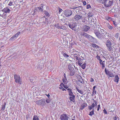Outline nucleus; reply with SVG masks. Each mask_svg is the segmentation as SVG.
<instances>
[{
    "instance_id": "f257e3e1",
    "label": "nucleus",
    "mask_w": 120,
    "mask_h": 120,
    "mask_svg": "<svg viewBox=\"0 0 120 120\" xmlns=\"http://www.w3.org/2000/svg\"><path fill=\"white\" fill-rule=\"evenodd\" d=\"M101 26H99L98 30H95L94 32L96 36L99 39L101 38L103 35L107 34V32L103 29H101Z\"/></svg>"
},
{
    "instance_id": "f03ea898",
    "label": "nucleus",
    "mask_w": 120,
    "mask_h": 120,
    "mask_svg": "<svg viewBox=\"0 0 120 120\" xmlns=\"http://www.w3.org/2000/svg\"><path fill=\"white\" fill-rule=\"evenodd\" d=\"M105 43L107 50L109 51H112L113 48L112 47V43L111 41L109 40H108L106 41Z\"/></svg>"
},
{
    "instance_id": "7ed1b4c3",
    "label": "nucleus",
    "mask_w": 120,
    "mask_h": 120,
    "mask_svg": "<svg viewBox=\"0 0 120 120\" xmlns=\"http://www.w3.org/2000/svg\"><path fill=\"white\" fill-rule=\"evenodd\" d=\"M104 4V5L105 7H109L112 5L113 4V0H105Z\"/></svg>"
},
{
    "instance_id": "20e7f679",
    "label": "nucleus",
    "mask_w": 120,
    "mask_h": 120,
    "mask_svg": "<svg viewBox=\"0 0 120 120\" xmlns=\"http://www.w3.org/2000/svg\"><path fill=\"white\" fill-rule=\"evenodd\" d=\"M14 78L15 80V82L19 84H21V79H20V76L19 75L15 74Z\"/></svg>"
},
{
    "instance_id": "39448f33",
    "label": "nucleus",
    "mask_w": 120,
    "mask_h": 120,
    "mask_svg": "<svg viewBox=\"0 0 120 120\" xmlns=\"http://www.w3.org/2000/svg\"><path fill=\"white\" fill-rule=\"evenodd\" d=\"M36 104L38 105L43 106L45 105V100L44 99L39 100L36 101Z\"/></svg>"
},
{
    "instance_id": "423d86ee",
    "label": "nucleus",
    "mask_w": 120,
    "mask_h": 120,
    "mask_svg": "<svg viewBox=\"0 0 120 120\" xmlns=\"http://www.w3.org/2000/svg\"><path fill=\"white\" fill-rule=\"evenodd\" d=\"M94 100V103H93L92 104L90 105H89L88 107V109L90 110L92 109V110H94V109L95 107V105L96 106L97 105V101L94 100V99H93Z\"/></svg>"
},
{
    "instance_id": "0eeeda50",
    "label": "nucleus",
    "mask_w": 120,
    "mask_h": 120,
    "mask_svg": "<svg viewBox=\"0 0 120 120\" xmlns=\"http://www.w3.org/2000/svg\"><path fill=\"white\" fill-rule=\"evenodd\" d=\"M72 11L70 10H66L64 11V14L66 17H68L70 16L72 14Z\"/></svg>"
},
{
    "instance_id": "6e6552de",
    "label": "nucleus",
    "mask_w": 120,
    "mask_h": 120,
    "mask_svg": "<svg viewBox=\"0 0 120 120\" xmlns=\"http://www.w3.org/2000/svg\"><path fill=\"white\" fill-rule=\"evenodd\" d=\"M69 117L68 115L65 114H63L61 115L60 119L61 120H68Z\"/></svg>"
},
{
    "instance_id": "1a4fd4ad",
    "label": "nucleus",
    "mask_w": 120,
    "mask_h": 120,
    "mask_svg": "<svg viewBox=\"0 0 120 120\" xmlns=\"http://www.w3.org/2000/svg\"><path fill=\"white\" fill-rule=\"evenodd\" d=\"M105 74L108 76H109V77H114V75L110 71H107L106 69H105Z\"/></svg>"
},
{
    "instance_id": "9d476101",
    "label": "nucleus",
    "mask_w": 120,
    "mask_h": 120,
    "mask_svg": "<svg viewBox=\"0 0 120 120\" xmlns=\"http://www.w3.org/2000/svg\"><path fill=\"white\" fill-rule=\"evenodd\" d=\"M80 34L81 36H83L87 38H89L91 36L84 32H81Z\"/></svg>"
},
{
    "instance_id": "9b49d317",
    "label": "nucleus",
    "mask_w": 120,
    "mask_h": 120,
    "mask_svg": "<svg viewBox=\"0 0 120 120\" xmlns=\"http://www.w3.org/2000/svg\"><path fill=\"white\" fill-rule=\"evenodd\" d=\"M2 11L3 12H4V13H10V10L8 7H7L3 9Z\"/></svg>"
},
{
    "instance_id": "f8f14e48",
    "label": "nucleus",
    "mask_w": 120,
    "mask_h": 120,
    "mask_svg": "<svg viewBox=\"0 0 120 120\" xmlns=\"http://www.w3.org/2000/svg\"><path fill=\"white\" fill-rule=\"evenodd\" d=\"M90 27L86 25L83 26L82 28V30L83 31L86 32L88 30L90 29Z\"/></svg>"
},
{
    "instance_id": "ddd939ff",
    "label": "nucleus",
    "mask_w": 120,
    "mask_h": 120,
    "mask_svg": "<svg viewBox=\"0 0 120 120\" xmlns=\"http://www.w3.org/2000/svg\"><path fill=\"white\" fill-rule=\"evenodd\" d=\"M62 80L64 84H67V83L68 82V80L67 79L66 75L65 73L64 74V76L62 79Z\"/></svg>"
},
{
    "instance_id": "4468645a",
    "label": "nucleus",
    "mask_w": 120,
    "mask_h": 120,
    "mask_svg": "<svg viewBox=\"0 0 120 120\" xmlns=\"http://www.w3.org/2000/svg\"><path fill=\"white\" fill-rule=\"evenodd\" d=\"M5 13L4 12H3L2 11H0V16L2 17L3 19H5L7 16Z\"/></svg>"
},
{
    "instance_id": "2eb2a0df",
    "label": "nucleus",
    "mask_w": 120,
    "mask_h": 120,
    "mask_svg": "<svg viewBox=\"0 0 120 120\" xmlns=\"http://www.w3.org/2000/svg\"><path fill=\"white\" fill-rule=\"evenodd\" d=\"M82 17L79 15H76L74 17V19L76 20H78L81 19Z\"/></svg>"
},
{
    "instance_id": "dca6fc26",
    "label": "nucleus",
    "mask_w": 120,
    "mask_h": 120,
    "mask_svg": "<svg viewBox=\"0 0 120 120\" xmlns=\"http://www.w3.org/2000/svg\"><path fill=\"white\" fill-rule=\"evenodd\" d=\"M70 96H71L69 97V98L71 101L73 102H75V96L73 95Z\"/></svg>"
},
{
    "instance_id": "f3484780",
    "label": "nucleus",
    "mask_w": 120,
    "mask_h": 120,
    "mask_svg": "<svg viewBox=\"0 0 120 120\" xmlns=\"http://www.w3.org/2000/svg\"><path fill=\"white\" fill-rule=\"evenodd\" d=\"M115 78L114 81L115 82L118 83L119 81V78L118 75H116L114 76Z\"/></svg>"
},
{
    "instance_id": "a211bd4d",
    "label": "nucleus",
    "mask_w": 120,
    "mask_h": 120,
    "mask_svg": "<svg viewBox=\"0 0 120 120\" xmlns=\"http://www.w3.org/2000/svg\"><path fill=\"white\" fill-rule=\"evenodd\" d=\"M69 95L70 96L74 95L72 92V90L71 89L69 88L68 89Z\"/></svg>"
},
{
    "instance_id": "6ab92c4d",
    "label": "nucleus",
    "mask_w": 120,
    "mask_h": 120,
    "mask_svg": "<svg viewBox=\"0 0 120 120\" xmlns=\"http://www.w3.org/2000/svg\"><path fill=\"white\" fill-rule=\"evenodd\" d=\"M100 64L102 66V69H103L105 67V61H102L101 62V61L99 62Z\"/></svg>"
},
{
    "instance_id": "aec40b11",
    "label": "nucleus",
    "mask_w": 120,
    "mask_h": 120,
    "mask_svg": "<svg viewBox=\"0 0 120 120\" xmlns=\"http://www.w3.org/2000/svg\"><path fill=\"white\" fill-rule=\"evenodd\" d=\"M105 18L108 21H110L112 20V19H113L112 18L109 17L108 15H107L105 17Z\"/></svg>"
},
{
    "instance_id": "412c9836",
    "label": "nucleus",
    "mask_w": 120,
    "mask_h": 120,
    "mask_svg": "<svg viewBox=\"0 0 120 120\" xmlns=\"http://www.w3.org/2000/svg\"><path fill=\"white\" fill-rule=\"evenodd\" d=\"M87 106V103H84L81 105L80 109H81L82 110L84 109L85 107H86Z\"/></svg>"
},
{
    "instance_id": "4be33fe9",
    "label": "nucleus",
    "mask_w": 120,
    "mask_h": 120,
    "mask_svg": "<svg viewBox=\"0 0 120 120\" xmlns=\"http://www.w3.org/2000/svg\"><path fill=\"white\" fill-rule=\"evenodd\" d=\"M106 25L107 27L110 30H112L113 29V27L109 23H106Z\"/></svg>"
},
{
    "instance_id": "5701e85b",
    "label": "nucleus",
    "mask_w": 120,
    "mask_h": 120,
    "mask_svg": "<svg viewBox=\"0 0 120 120\" xmlns=\"http://www.w3.org/2000/svg\"><path fill=\"white\" fill-rule=\"evenodd\" d=\"M89 39L91 42H93L95 41L96 40V39L95 38L91 36L90 38Z\"/></svg>"
},
{
    "instance_id": "b1692460",
    "label": "nucleus",
    "mask_w": 120,
    "mask_h": 120,
    "mask_svg": "<svg viewBox=\"0 0 120 120\" xmlns=\"http://www.w3.org/2000/svg\"><path fill=\"white\" fill-rule=\"evenodd\" d=\"M92 46L94 48L97 49L99 48V47L95 44H91Z\"/></svg>"
},
{
    "instance_id": "393cba45",
    "label": "nucleus",
    "mask_w": 120,
    "mask_h": 120,
    "mask_svg": "<svg viewBox=\"0 0 120 120\" xmlns=\"http://www.w3.org/2000/svg\"><path fill=\"white\" fill-rule=\"evenodd\" d=\"M35 9L38 11H42L43 9L40 7H37L35 8Z\"/></svg>"
},
{
    "instance_id": "a878e982",
    "label": "nucleus",
    "mask_w": 120,
    "mask_h": 120,
    "mask_svg": "<svg viewBox=\"0 0 120 120\" xmlns=\"http://www.w3.org/2000/svg\"><path fill=\"white\" fill-rule=\"evenodd\" d=\"M20 33V32H18L16 34H15L14 36H13L10 39H12V38H15V37H17L19 35V34Z\"/></svg>"
},
{
    "instance_id": "bb28decb",
    "label": "nucleus",
    "mask_w": 120,
    "mask_h": 120,
    "mask_svg": "<svg viewBox=\"0 0 120 120\" xmlns=\"http://www.w3.org/2000/svg\"><path fill=\"white\" fill-rule=\"evenodd\" d=\"M75 73V71L74 70H70V75L71 76H73Z\"/></svg>"
},
{
    "instance_id": "cd10ccee",
    "label": "nucleus",
    "mask_w": 120,
    "mask_h": 120,
    "mask_svg": "<svg viewBox=\"0 0 120 120\" xmlns=\"http://www.w3.org/2000/svg\"><path fill=\"white\" fill-rule=\"evenodd\" d=\"M33 120H39V118L37 115H34L33 117Z\"/></svg>"
},
{
    "instance_id": "c85d7f7f",
    "label": "nucleus",
    "mask_w": 120,
    "mask_h": 120,
    "mask_svg": "<svg viewBox=\"0 0 120 120\" xmlns=\"http://www.w3.org/2000/svg\"><path fill=\"white\" fill-rule=\"evenodd\" d=\"M44 14L46 16L49 17L50 16V15L49 13L47 11H45L44 12Z\"/></svg>"
},
{
    "instance_id": "c756f323",
    "label": "nucleus",
    "mask_w": 120,
    "mask_h": 120,
    "mask_svg": "<svg viewBox=\"0 0 120 120\" xmlns=\"http://www.w3.org/2000/svg\"><path fill=\"white\" fill-rule=\"evenodd\" d=\"M68 68L70 71L74 70V68L71 65H69L68 66Z\"/></svg>"
},
{
    "instance_id": "7c9ffc66",
    "label": "nucleus",
    "mask_w": 120,
    "mask_h": 120,
    "mask_svg": "<svg viewBox=\"0 0 120 120\" xmlns=\"http://www.w3.org/2000/svg\"><path fill=\"white\" fill-rule=\"evenodd\" d=\"M43 18H45V24H48L49 22V21H48V19L46 18H45V16H44L43 17Z\"/></svg>"
},
{
    "instance_id": "2f4dec72",
    "label": "nucleus",
    "mask_w": 120,
    "mask_h": 120,
    "mask_svg": "<svg viewBox=\"0 0 120 120\" xmlns=\"http://www.w3.org/2000/svg\"><path fill=\"white\" fill-rule=\"evenodd\" d=\"M76 89L77 90L78 92L80 93V94H82L83 93V91H82V90H80L79 89H78L77 88H76Z\"/></svg>"
},
{
    "instance_id": "473e14b6",
    "label": "nucleus",
    "mask_w": 120,
    "mask_h": 120,
    "mask_svg": "<svg viewBox=\"0 0 120 120\" xmlns=\"http://www.w3.org/2000/svg\"><path fill=\"white\" fill-rule=\"evenodd\" d=\"M94 110H92V111L90 112V113L89 114V115L90 116H92L93 115L94 113Z\"/></svg>"
},
{
    "instance_id": "72a5a7b5",
    "label": "nucleus",
    "mask_w": 120,
    "mask_h": 120,
    "mask_svg": "<svg viewBox=\"0 0 120 120\" xmlns=\"http://www.w3.org/2000/svg\"><path fill=\"white\" fill-rule=\"evenodd\" d=\"M60 29H62L64 30H66L67 29V28L65 26H60Z\"/></svg>"
},
{
    "instance_id": "f704fd0d",
    "label": "nucleus",
    "mask_w": 120,
    "mask_h": 120,
    "mask_svg": "<svg viewBox=\"0 0 120 120\" xmlns=\"http://www.w3.org/2000/svg\"><path fill=\"white\" fill-rule=\"evenodd\" d=\"M69 27L72 30H73L75 26L74 25H71L70 24L69 25Z\"/></svg>"
},
{
    "instance_id": "c9c22d12",
    "label": "nucleus",
    "mask_w": 120,
    "mask_h": 120,
    "mask_svg": "<svg viewBox=\"0 0 120 120\" xmlns=\"http://www.w3.org/2000/svg\"><path fill=\"white\" fill-rule=\"evenodd\" d=\"M55 26L56 28L58 29H60V25L59 24H55Z\"/></svg>"
},
{
    "instance_id": "e433bc0d",
    "label": "nucleus",
    "mask_w": 120,
    "mask_h": 120,
    "mask_svg": "<svg viewBox=\"0 0 120 120\" xmlns=\"http://www.w3.org/2000/svg\"><path fill=\"white\" fill-rule=\"evenodd\" d=\"M6 105V103H5V104L4 105H3L1 107V110H4L5 109Z\"/></svg>"
},
{
    "instance_id": "4c0bfd02",
    "label": "nucleus",
    "mask_w": 120,
    "mask_h": 120,
    "mask_svg": "<svg viewBox=\"0 0 120 120\" xmlns=\"http://www.w3.org/2000/svg\"><path fill=\"white\" fill-rule=\"evenodd\" d=\"M63 56L65 57H69V55L66 53L63 54Z\"/></svg>"
},
{
    "instance_id": "58836bf2",
    "label": "nucleus",
    "mask_w": 120,
    "mask_h": 120,
    "mask_svg": "<svg viewBox=\"0 0 120 120\" xmlns=\"http://www.w3.org/2000/svg\"><path fill=\"white\" fill-rule=\"evenodd\" d=\"M79 81L82 84H84V81L83 79L82 78L81 79H80Z\"/></svg>"
},
{
    "instance_id": "ea45409f",
    "label": "nucleus",
    "mask_w": 120,
    "mask_h": 120,
    "mask_svg": "<svg viewBox=\"0 0 120 120\" xmlns=\"http://www.w3.org/2000/svg\"><path fill=\"white\" fill-rule=\"evenodd\" d=\"M96 57L98 59V60H99L100 61H101V62L102 60L100 59V57L98 55H97L96 56Z\"/></svg>"
},
{
    "instance_id": "a19ab883",
    "label": "nucleus",
    "mask_w": 120,
    "mask_h": 120,
    "mask_svg": "<svg viewBox=\"0 0 120 120\" xmlns=\"http://www.w3.org/2000/svg\"><path fill=\"white\" fill-rule=\"evenodd\" d=\"M93 15L92 13L91 12H89L88 13V17L90 18V17L92 16Z\"/></svg>"
},
{
    "instance_id": "79ce46f5",
    "label": "nucleus",
    "mask_w": 120,
    "mask_h": 120,
    "mask_svg": "<svg viewBox=\"0 0 120 120\" xmlns=\"http://www.w3.org/2000/svg\"><path fill=\"white\" fill-rule=\"evenodd\" d=\"M86 67V64H83L81 65V68L83 69H84Z\"/></svg>"
},
{
    "instance_id": "37998d69",
    "label": "nucleus",
    "mask_w": 120,
    "mask_h": 120,
    "mask_svg": "<svg viewBox=\"0 0 120 120\" xmlns=\"http://www.w3.org/2000/svg\"><path fill=\"white\" fill-rule=\"evenodd\" d=\"M107 36H108L109 38L110 39L112 38V37L111 34H108Z\"/></svg>"
},
{
    "instance_id": "c03bdc74",
    "label": "nucleus",
    "mask_w": 120,
    "mask_h": 120,
    "mask_svg": "<svg viewBox=\"0 0 120 120\" xmlns=\"http://www.w3.org/2000/svg\"><path fill=\"white\" fill-rule=\"evenodd\" d=\"M91 8V7L90 4H87V6L86 8L89 9Z\"/></svg>"
},
{
    "instance_id": "a18cd8bd",
    "label": "nucleus",
    "mask_w": 120,
    "mask_h": 120,
    "mask_svg": "<svg viewBox=\"0 0 120 120\" xmlns=\"http://www.w3.org/2000/svg\"><path fill=\"white\" fill-rule=\"evenodd\" d=\"M13 5V3L11 1H10L9 3L8 4V5L11 6Z\"/></svg>"
},
{
    "instance_id": "49530a36",
    "label": "nucleus",
    "mask_w": 120,
    "mask_h": 120,
    "mask_svg": "<svg viewBox=\"0 0 120 120\" xmlns=\"http://www.w3.org/2000/svg\"><path fill=\"white\" fill-rule=\"evenodd\" d=\"M112 22H113V24L114 25V26L115 27L117 25L116 22H115L114 21H112Z\"/></svg>"
},
{
    "instance_id": "de8ad7c7",
    "label": "nucleus",
    "mask_w": 120,
    "mask_h": 120,
    "mask_svg": "<svg viewBox=\"0 0 120 120\" xmlns=\"http://www.w3.org/2000/svg\"><path fill=\"white\" fill-rule=\"evenodd\" d=\"M100 108V105H98L97 106V111H98L99 110Z\"/></svg>"
},
{
    "instance_id": "09e8293b",
    "label": "nucleus",
    "mask_w": 120,
    "mask_h": 120,
    "mask_svg": "<svg viewBox=\"0 0 120 120\" xmlns=\"http://www.w3.org/2000/svg\"><path fill=\"white\" fill-rule=\"evenodd\" d=\"M60 86L62 87V88H63V86L64 87V85L63 83V82H61L60 85Z\"/></svg>"
},
{
    "instance_id": "8fccbe9b",
    "label": "nucleus",
    "mask_w": 120,
    "mask_h": 120,
    "mask_svg": "<svg viewBox=\"0 0 120 120\" xmlns=\"http://www.w3.org/2000/svg\"><path fill=\"white\" fill-rule=\"evenodd\" d=\"M119 34L118 33H117L115 34V37L117 38H118L119 37Z\"/></svg>"
},
{
    "instance_id": "3c124183",
    "label": "nucleus",
    "mask_w": 120,
    "mask_h": 120,
    "mask_svg": "<svg viewBox=\"0 0 120 120\" xmlns=\"http://www.w3.org/2000/svg\"><path fill=\"white\" fill-rule=\"evenodd\" d=\"M103 111L104 113L105 114H107V111L105 109Z\"/></svg>"
},
{
    "instance_id": "603ef678",
    "label": "nucleus",
    "mask_w": 120,
    "mask_h": 120,
    "mask_svg": "<svg viewBox=\"0 0 120 120\" xmlns=\"http://www.w3.org/2000/svg\"><path fill=\"white\" fill-rule=\"evenodd\" d=\"M82 3L83 4V5L84 6L86 4V2L85 1H84L82 2Z\"/></svg>"
},
{
    "instance_id": "864d4df0",
    "label": "nucleus",
    "mask_w": 120,
    "mask_h": 120,
    "mask_svg": "<svg viewBox=\"0 0 120 120\" xmlns=\"http://www.w3.org/2000/svg\"><path fill=\"white\" fill-rule=\"evenodd\" d=\"M103 55L104 56H105L107 55V54L105 52H104L103 53Z\"/></svg>"
},
{
    "instance_id": "5fc2aeb1",
    "label": "nucleus",
    "mask_w": 120,
    "mask_h": 120,
    "mask_svg": "<svg viewBox=\"0 0 120 120\" xmlns=\"http://www.w3.org/2000/svg\"><path fill=\"white\" fill-rule=\"evenodd\" d=\"M78 63L79 64V65L80 66L81 65V64H82V63L81 62H80L79 61H78Z\"/></svg>"
},
{
    "instance_id": "6e6d98bb",
    "label": "nucleus",
    "mask_w": 120,
    "mask_h": 120,
    "mask_svg": "<svg viewBox=\"0 0 120 120\" xmlns=\"http://www.w3.org/2000/svg\"><path fill=\"white\" fill-rule=\"evenodd\" d=\"M62 10L61 8H60L59 9V11L60 13L62 12Z\"/></svg>"
},
{
    "instance_id": "4d7b16f0",
    "label": "nucleus",
    "mask_w": 120,
    "mask_h": 120,
    "mask_svg": "<svg viewBox=\"0 0 120 120\" xmlns=\"http://www.w3.org/2000/svg\"><path fill=\"white\" fill-rule=\"evenodd\" d=\"M94 80L93 79V78H91V80H90V81L91 82H94Z\"/></svg>"
},
{
    "instance_id": "13d9d810",
    "label": "nucleus",
    "mask_w": 120,
    "mask_h": 120,
    "mask_svg": "<svg viewBox=\"0 0 120 120\" xmlns=\"http://www.w3.org/2000/svg\"><path fill=\"white\" fill-rule=\"evenodd\" d=\"M113 119L114 120H117V118L116 116H115L113 118Z\"/></svg>"
},
{
    "instance_id": "bf43d9fd",
    "label": "nucleus",
    "mask_w": 120,
    "mask_h": 120,
    "mask_svg": "<svg viewBox=\"0 0 120 120\" xmlns=\"http://www.w3.org/2000/svg\"><path fill=\"white\" fill-rule=\"evenodd\" d=\"M64 87L66 89L68 90V87L67 86H64Z\"/></svg>"
},
{
    "instance_id": "052dcab7",
    "label": "nucleus",
    "mask_w": 120,
    "mask_h": 120,
    "mask_svg": "<svg viewBox=\"0 0 120 120\" xmlns=\"http://www.w3.org/2000/svg\"><path fill=\"white\" fill-rule=\"evenodd\" d=\"M96 87V86H93V90H95V88Z\"/></svg>"
},
{
    "instance_id": "680f3d73",
    "label": "nucleus",
    "mask_w": 120,
    "mask_h": 120,
    "mask_svg": "<svg viewBox=\"0 0 120 120\" xmlns=\"http://www.w3.org/2000/svg\"><path fill=\"white\" fill-rule=\"evenodd\" d=\"M62 90L63 91H66V90L64 88H63L62 89Z\"/></svg>"
},
{
    "instance_id": "e2e57ef3",
    "label": "nucleus",
    "mask_w": 120,
    "mask_h": 120,
    "mask_svg": "<svg viewBox=\"0 0 120 120\" xmlns=\"http://www.w3.org/2000/svg\"><path fill=\"white\" fill-rule=\"evenodd\" d=\"M43 6H44V5H43V4H41V7H42L43 8Z\"/></svg>"
},
{
    "instance_id": "0e129e2a",
    "label": "nucleus",
    "mask_w": 120,
    "mask_h": 120,
    "mask_svg": "<svg viewBox=\"0 0 120 120\" xmlns=\"http://www.w3.org/2000/svg\"><path fill=\"white\" fill-rule=\"evenodd\" d=\"M95 92V90H93V92H92L93 94H94Z\"/></svg>"
},
{
    "instance_id": "69168bd1",
    "label": "nucleus",
    "mask_w": 120,
    "mask_h": 120,
    "mask_svg": "<svg viewBox=\"0 0 120 120\" xmlns=\"http://www.w3.org/2000/svg\"><path fill=\"white\" fill-rule=\"evenodd\" d=\"M46 101L47 103H49V101H48L47 100H46Z\"/></svg>"
},
{
    "instance_id": "338daca9",
    "label": "nucleus",
    "mask_w": 120,
    "mask_h": 120,
    "mask_svg": "<svg viewBox=\"0 0 120 120\" xmlns=\"http://www.w3.org/2000/svg\"><path fill=\"white\" fill-rule=\"evenodd\" d=\"M59 88L60 89H62V88L61 87H59Z\"/></svg>"
},
{
    "instance_id": "774afa93",
    "label": "nucleus",
    "mask_w": 120,
    "mask_h": 120,
    "mask_svg": "<svg viewBox=\"0 0 120 120\" xmlns=\"http://www.w3.org/2000/svg\"><path fill=\"white\" fill-rule=\"evenodd\" d=\"M76 60H78V57H77V56H76Z\"/></svg>"
}]
</instances>
